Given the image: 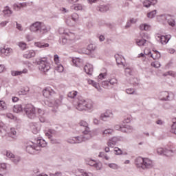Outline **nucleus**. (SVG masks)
Masks as SVG:
<instances>
[{
	"instance_id": "obj_43",
	"label": "nucleus",
	"mask_w": 176,
	"mask_h": 176,
	"mask_svg": "<svg viewBox=\"0 0 176 176\" xmlns=\"http://www.w3.org/2000/svg\"><path fill=\"white\" fill-rule=\"evenodd\" d=\"M99 157H103L105 160H109V157L107 155V153L104 152H100L98 155Z\"/></svg>"
},
{
	"instance_id": "obj_58",
	"label": "nucleus",
	"mask_w": 176,
	"mask_h": 176,
	"mask_svg": "<svg viewBox=\"0 0 176 176\" xmlns=\"http://www.w3.org/2000/svg\"><path fill=\"white\" fill-rule=\"evenodd\" d=\"M38 119L41 122V123H45L46 122V117L44 116H39Z\"/></svg>"
},
{
	"instance_id": "obj_33",
	"label": "nucleus",
	"mask_w": 176,
	"mask_h": 176,
	"mask_svg": "<svg viewBox=\"0 0 176 176\" xmlns=\"http://www.w3.org/2000/svg\"><path fill=\"white\" fill-rule=\"evenodd\" d=\"M136 43L138 46H145V43H146V39H138L136 41Z\"/></svg>"
},
{
	"instance_id": "obj_47",
	"label": "nucleus",
	"mask_w": 176,
	"mask_h": 176,
	"mask_svg": "<svg viewBox=\"0 0 176 176\" xmlns=\"http://www.w3.org/2000/svg\"><path fill=\"white\" fill-rule=\"evenodd\" d=\"M72 19L73 20V21H78V20H79V15L77 13H74L72 14Z\"/></svg>"
},
{
	"instance_id": "obj_15",
	"label": "nucleus",
	"mask_w": 176,
	"mask_h": 176,
	"mask_svg": "<svg viewBox=\"0 0 176 176\" xmlns=\"http://www.w3.org/2000/svg\"><path fill=\"white\" fill-rule=\"evenodd\" d=\"M73 65L75 67H82L83 65V60L79 58H72Z\"/></svg>"
},
{
	"instance_id": "obj_6",
	"label": "nucleus",
	"mask_w": 176,
	"mask_h": 176,
	"mask_svg": "<svg viewBox=\"0 0 176 176\" xmlns=\"http://www.w3.org/2000/svg\"><path fill=\"white\" fill-rule=\"evenodd\" d=\"M39 151V146H36L34 142L28 143L26 146V151L30 155H34Z\"/></svg>"
},
{
	"instance_id": "obj_59",
	"label": "nucleus",
	"mask_w": 176,
	"mask_h": 176,
	"mask_svg": "<svg viewBox=\"0 0 176 176\" xmlns=\"http://www.w3.org/2000/svg\"><path fill=\"white\" fill-rule=\"evenodd\" d=\"M37 113L38 114V116H45V111L41 109H37Z\"/></svg>"
},
{
	"instance_id": "obj_48",
	"label": "nucleus",
	"mask_w": 176,
	"mask_h": 176,
	"mask_svg": "<svg viewBox=\"0 0 176 176\" xmlns=\"http://www.w3.org/2000/svg\"><path fill=\"white\" fill-rule=\"evenodd\" d=\"M126 94H134V93H135V89L133 88H128L126 89Z\"/></svg>"
},
{
	"instance_id": "obj_31",
	"label": "nucleus",
	"mask_w": 176,
	"mask_h": 176,
	"mask_svg": "<svg viewBox=\"0 0 176 176\" xmlns=\"http://www.w3.org/2000/svg\"><path fill=\"white\" fill-rule=\"evenodd\" d=\"M167 23L170 27H175V20L171 17L167 19Z\"/></svg>"
},
{
	"instance_id": "obj_41",
	"label": "nucleus",
	"mask_w": 176,
	"mask_h": 176,
	"mask_svg": "<svg viewBox=\"0 0 176 176\" xmlns=\"http://www.w3.org/2000/svg\"><path fill=\"white\" fill-rule=\"evenodd\" d=\"M107 118H109V115H108V113L101 114L100 116V119L101 120H103V122H107Z\"/></svg>"
},
{
	"instance_id": "obj_30",
	"label": "nucleus",
	"mask_w": 176,
	"mask_h": 176,
	"mask_svg": "<svg viewBox=\"0 0 176 176\" xmlns=\"http://www.w3.org/2000/svg\"><path fill=\"white\" fill-rule=\"evenodd\" d=\"M173 125L171 126L170 133L176 134V118L173 120Z\"/></svg>"
},
{
	"instance_id": "obj_36",
	"label": "nucleus",
	"mask_w": 176,
	"mask_h": 176,
	"mask_svg": "<svg viewBox=\"0 0 176 176\" xmlns=\"http://www.w3.org/2000/svg\"><path fill=\"white\" fill-rule=\"evenodd\" d=\"M7 108L6 103L3 100H0V111H5Z\"/></svg>"
},
{
	"instance_id": "obj_46",
	"label": "nucleus",
	"mask_w": 176,
	"mask_h": 176,
	"mask_svg": "<svg viewBox=\"0 0 176 176\" xmlns=\"http://www.w3.org/2000/svg\"><path fill=\"white\" fill-rule=\"evenodd\" d=\"M173 150L165 149L164 156H173Z\"/></svg>"
},
{
	"instance_id": "obj_17",
	"label": "nucleus",
	"mask_w": 176,
	"mask_h": 176,
	"mask_svg": "<svg viewBox=\"0 0 176 176\" xmlns=\"http://www.w3.org/2000/svg\"><path fill=\"white\" fill-rule=\"evenodd\" d=\"M117 142H118V138L113 137L109 140L107 145L110 148H113L115 145H116Z\"/></svg>"
},
{
	"instance_id": "obj_26",
	"label": "nucleus",
	"mask_w": 176,
	"mask_h": 176,
	"mask_svg": "<svg viewBox=\"0 0 176 176\" xmlns=\"http://www.w3.org/2000/svg\"><path fill=\"white\" fill-rule=\"evenodd\" d=\"M35 46L37 47H39L40 49H45V47H49V43H35Z\"/></svg>"
},
{
	"instance_id": "obj_21",
	"label": "nucleus",
	"mask_w": 176,
	"mask_h": 176,
	"mask_svg": "<svg viewBox=\"0 0 176 176\" xmlns=\"http://www.w3.org/2000/svg\"><path fill=\"white\" fill-rule=\"evenodd\" d=\"M63 100H64V96L60 95L59 98L54 101L55 108H58V107L63 104Z\"/></svg>"
},
{
	"instance_id": "obj_3",
	"label": "nucleus",
	"mask_w": 176,
	"mask_h": 176,
	"mask_svg": "<svg viewBox=\"0 0 176 176\" xmlns=\"http://www.w3.org/2000/svg\"><path fill=\"white\" fill-rule=\"evenodd\" d=\"M37 65H39V69L41 72L46 74L50 69V63H47L46 58H38L36 60Z\"/></svg>"
},
{
	"instance_id": "obj_38",
	"label": "nucleus",
	"mask_w": 176,
	"mask_h": 176,
	"mask_svg": "<svg viewBox=\"0 0 176 176\" xmlns=\"http://www.w3.org/2000/svg\"><path fill=\"white\" fill-rule=\"evenodd\" d=\"M156 10H154L150 12H148L147 14V17H148V19H153V17H155V16H156Z\"/></svg>"
},
{
	"instance_id": "obj_37",
	"label": "nucleus",
	"mask_w": 176,
	"mask_h": 176,
	"mask_svg": "<svg viewBox=\"0 0 176 176\" xmlns=\"http://www.w3.org/2000/svg\"><path fill=\"white\" fill-rule=\"evenodd\" d=\"M77 95H78L77 91H72L67 94V97H69V98H75V97H76Z\"/></svg>"
},
{
	"instance_id": "obj_39",
	"label": "nucleus",
	"mask_w": 176,
	"mask_h": 176,
	"mask_svg": "<svg viewBox=\"0 0 176 176\" xmlns=\"http://www.w3.org/2000/svg\"><path fill=\"white\" fill-rule=\"evenodd\" d=\"M45 105H47V107H50L51 108H53V107H54V108H56L55 103L50 100H45Z\"/></svg>"
},
{
	"instance_id": "obj_18",
	"label": "nucleus",
	"mask_w": 176,
	"mask_h": 176,
	"mask_svg": "<svg viewBox=\"0 0 176 176\" xmlns=\"http://www.w3.org/2000/svg\"><path fill=\"white\" fill-rule=\"evenodd\" d=\"M35 51L31 50L30 51L26 52V53L23 54V57L24 58H32V57H35Z\"/></svg>"
},
{
	"instance_id": "obj_19",
	"label": "nucleus",
	"mask_w": 176,
	"mask_h": 176,
	"mask_svg": "<svg viewBox=\"0 0 176 176\" xmlns=\"http://www.w3.org/2000/svg\"><path fill=\"white\" fill-rule=\"evenodd\" d=\"M68 35L67 36H62L61 38L59 39V43L60 45H67L69 43V39H68Z\"/></svg>"
},
{
	"instance_id": "obj_60",
	"label": "nucleus",
	"mask_w": 176,
	"mask_h": 176,
	"mask_svg": "<svg viewBox=\"0 0 176 176\" xmlns=\"http://www.w3.org/2000/svg\"><path fill=\"white\" fill-rule=\"evenodd\" d=\"M126 129H129V126L127 125H121V129L120 131H122V133H127V131L126 130Z\"/></svg>"
},
{
	"instance_id": "obj_23",
	"label": "nucleus",
	"mask_w": 176,
	"mask_h": 176,
	"mask_svg": "<svg viewBox=\"0 0 176 176\" xmlns=\"http://www.w3.org/2000/svg\"><path fill=\"white\" fill-rule=\"evenodd\" d=\"M56 134H57V131L53 129H49L45 133V135L47 137V138H53V136L56 135Z\"/></svg>"
},
{
	"instance_id": "obj_56",
	"label": "nucleus",
	"mask_w": 176,
	"mask_h": 176,
	"mask_svg": "<svg viewBox=\"0 0 176 176\" xmlns=\"http://www.w3.org/2000/svg\"><path fill=\"white\" fill-rule=\"evenodd\" d=\"M109 81L105 80L102 82V85L104 89H107L109 86Z\"/></svg>"
},
{
	"instance_id": "obj_54",
	"label": "nucleus",
	"mask_w": 176,
	"mask_h": 176,
	"mask_svg": "<svg viewBox=\"0 0 176 176\" xmlns=\"http://www.w3.org/2000/svg\"><path fill=\"white\" fill-rule=\"evenodd\" d=\"M151 65L152 67H154V68H160V63H159L158 61L152 63Z\"/></svg>"
},
{
	"instance_id": "obj_50",
	"label": "nucleus",
	"mask_w": 176,
	"mask_h": 176,
	"mask_svg": "<svg viewBox=\"0 0 176 176\" xmlns=\"http://www.w3.org/2000/svg\"><path fill=\"white\" fill-rule=\"evenodd\" d=\"M109 84L112 85L113 86L114 85H118V79H116V78H111L109 80Z\"/></svg>"
},
{
	"instance_id": "obj_51",
	"label": "nucleus",
	"mask_w": 176,
	"mask_h": 176,
	"mask_svg": "<svg viewBox=\"0 0 176 176\" xmlns=\"http://www.w3.org/2000/svg\"><path fill=\"white\" fill-rule=\"evenodd\" d=\"M19 46L22 50H25V49H27V44H25V43H19Z\"/></svg>"
},
{
	"instance_id": "obj_9",
	"label": "nucleus",
	"mask_w": 176,
	"mask_h": 176,
	"mask_svg": "<svg viewBox=\"0 0 176 176\" xmlns=\"http://www.w3.org/2000/svg\"><path fill=\"white\" fill-rule=\"evenodd\" d=\"M152 167H153V162L149 160V158H144L143 165L142 166V170H146V168H152Z\"/></svg>"
},
{
	"instance_id": "obj_64",
	"label": "nucleus",
	"mask_w": 176,
	"mask_h": 176,
	"mask_svg": "<svg viewBox=\"0 0 176 176\" xmlns=\"http://www.w3.org/2000/svg\"><path fill=\"white\" fill-rule=\"evenodd\" d=\"M114 151H116V155H122V150L118 147L115 148Z\"/></svg>"
},
{
	"instance_id": "obj_32",
	"label": "nucleus",
	"mask_w": 176,
	"mask_h": 176,
	"mask_svg": "<svg viewBox=\"0 0 176 176\" xmlns=\"http://www.w3.org/2000/svg\"><path fill=\"white\" fill-rule=\"evenodd\" d=\"M58 32L59 34H60V35H67V36H69V34H72L70 32H67V30H65V29L63 28H59Z\"/></svg>"
},
{
	"instance_id": "obj_63",
	"label": "nucleus",
	"mask_w": 176,
	"mask_h": 176,
	"mask_svg": "<svg viewBox=\"0 0 176 176\" xmlns=\"http://www.w3.org/2000/svg\"><path fill=\"white\" fill-rule=\"evenodd\" d=\"M12 162L15 164H17V163H19V162H20V157H14L13 160H12Z\"/></svg>"
},
{
	"instance_id": "obj_53",
	"label": "nucleus",
	"mask_w": 176,
	"mask_h": 176,
	"mask_svg": "<svg viewBox=\"0 0 176 176\" xmlns=\"http://www.w3.org/2000/svg\"><path fill=\"white\" fill-rule=\"evenodd\" d=\"M79 53H82V54H89L90 52L86 48H82V50H79Z\"/></svg>"
},
{
	"instance_id": "obj_52",
	"label": "nucleus",
	"mask_w": 176,
	"mask_h": 176,
	"mask_svg": "<svg viewBox=\"0 0 176 176\" xmlns=\"http://www.w3.org/2000/svg\"><path fill=\"white\" fill-rule=\"evenodd\" d=\"M72 8L74 9V10H82V5L80 4H76Z\"/></svg>"
},
{
	"instance_id": "obj_2",
	"label": "nucleus",
	"mask_w": 176,
	"mask_h": 176,
	"mask_svg": "<svg viewBox=\"0 0 176 176\" xmlns=\"http://www.w3.org/2000/svg\"><path fill=\"white\" fill-rule=\"evenodd\" d=\"M77 109L78 111H85V109H93V101L89 99L85 100L82 98L78 99Z\"/></svg>"
},
{
	"instance_id": "obj_45",
	"label": "nucleus",
	"mask_w": 176,
	"mask_h": 176,
	"mask_svg": "<svg viewBox=\"0 0 176 176\" xmlns=\"http://www.w3.org/2000/svg\"><path fill=\"white\" fill-rule=\"evenodd\" d=\"M112 133H113V130L109 129H106L104 131H102V135H108V134H112Z\"/></svg>"
},
{
	"instance_id": "obj_61",
	"label": "nucleus",
	"mask_w": 176,
	"mask_h": 176,
	"mask_svg": "<svg viewBox=\"0 0 176 176\" xmlns=\"http://www.w3.org/2000/svg\"><path fill=\"white\" fill-rule=\"evenodd\" d=\"M81 175L80 176H93V173H86V172H84V171H82L81 170Z\"/></svg>"
},
{
	"instance_id": "obj_42",
	"label": "nucleus",
	"mask_w": 176,
	"mask_h": 176,
	"mask_svg": "<svg viewBox=\"0 0 176 176\" xmlns=\"http://www.w3.org/2000/svg\"><path fill=\"white\" fill-rule=\"evenodd\" d=\"M108 166L110 168H112L113 170H118L119 168V166L115 163L109 164Z\"/></svg>"
},
{
	"instance_id": "obj_14",
	"label": "nucleus",
	"mask_w": 176,
	"mask_h": 176,
	"mask_svg": "<svg viewBox=\"0 0 176 176\" xmlns=\"http://www.w3.org/2000/svg\"><path fill=\"white\" fill-rule=\"evenodd\" d=\"M144 159L142 157H138L135 160V164L138 167V168H142V166L144 164Z\"/></svg>"
},
{
	"instance_id": "obj_16",
	"label": "nucleus",
	"mask_w": 176,
	"mask_h": 176,
	"mask_svg": "<svg viewBox=\"0 0 176 176\" xmlns=\"http://www.w3.org/2000/svg\"><path fill=\"white\" fill-rule=\"evenodd\" d=\"M84 71L87 75H91L93 74V65L87 64L84 67Z\"/></svg>"
},
{
	"instance_id": "obj_62",
	"label": "nucleus",
	"mask_w": 176,
	"mask_h": 176,
	"mask_svg": "<svg viewBox=\"0 0 176 176\" xmlns=\"http://www.w3.org/2000/svg\"><path fill=\"white\" fill-rule=\"evenodd\" d=\"M93 167H95V168H96V170H101V164H100V163L95 162L94 164Z\"/></svg>"
},
{
	"instance_id": "obj_49",
	"label": "nucleus",
	"mask_w": 176,
	"mask_h": 176,
	"mask_svg": "<svg viewBox=\"0 0 176 176\" xmlns=\"http://www.w3.org/2000/svg\"><path fill=\"white\" fill-rule=\"evenodd\" d=\"M6 155L7 157H9V159H14V155L13 153H12V152H10V151H6Z\"/></svg>"
},
{
	"instance_id": "obj_55",
	"label": "nucleus",
	"mask_w": 176,
	"mask_h": 176,
	"mask_svg": "<svg viewBox=\"0 0 176 176\" xmlns=\"http://www.w3.org/2000/svg\"><path fill=\"white\" fill-rule=\"evenodd\" d=\"M125 74L126 75L131 76V74H133V70H131V68L126 67L125 69Z\"/></svg>"
},
{
	"instance_id": "obj_11",
	"label": "nucleus",
	"mask_w": 176,
	"mask_h": 176,
	"mask_svg": "<svg viewBox=\"0 0 176 176\" xmlns=\"http://www.w3.org/2000/svg\"><path fill=\"white\" fill-rule=\"evenodd\" d=\"M170 94L168 91H162L160 94V100L161 101H169Z\"/></svg>"
},
{
	"instance_id": "obj_29",
	"label": "nucleus",
	"mask_w": 176,
	"mask_h": 176,
	"mask_svg": "<svg viewBox=\"0 0 176 176\" xmlns=\"http://www.w3.org/2000/svg\"><path fill=\"white\" fill-rule=\"evenodd\" d=\"M115 58L116 60L118 65H123V61H122V56H120V54L116 55Z\"/></svg>"
},
{
	"instance_id": "obj_27",
	"label": "nucleus",
	"mask_w": 176,
	"mask_h": 176,
	"mask_svg": "<svg viewBox=\"0 0 176 176\" xmlns=\"http://www.w3.org/2000/svg\"><path fill=\"white\" fill-rule=\"evenodd\" d=\"M0 52L4 56H8L10 52H12V49L10 48H1Z\"/></svg>"
},
{
	"instance_id": "obj_20",
	"label": "nucleus",
	"mask_w": 176,
	"mask_h": 176,
	"mask_svg": "<svg viewBox=\"0 0 176 176\" xmlns=\"http://www.w3.org/2000/svg\"><path fill=\"white\" fill-rule=\"evenodd\" d=\"M28 72V69H24L23 71H12L11 75L12 76H19L21 75V74H27Z\"/></svg>"
},
{
	"instance_id": "obj_13",
	"label": "nucleus",
	"mask_w": 176,
	"mask_h": 176,
	"mask_svg": "<svg viewBox=\"0 0 176 176\" xmlns=\"http://www.w3.org/2000/svg\"><path fill=\"white\" fill-rule=\"evenodd\" d=\"M35 145H37L36 146H38L39 151H41V147L45 148V146L47 145V143H46V141H45V140L37 138Z\"/></svg>"
},
{
	"instance_id": "obj_10",
	"label": "nucleus",
	"mask_w": 176,
	"mask_h": 176,
	"mask_svg": "<svg viewBox=\"0 0 176 176\" xmlns=\"http://www.w3.org/2000/svg\"><path fill=\"white\" fill-rule=\"evenodd\" d=\"M54 94H56V91L52 89L50 87L45 88L43 91V96L46 98H48L50 96H54Z\"/></svg>"
},
{
	"instance_id": "obj_28",
	"label": "nucleus",
	"mask_w": 176,
	"mask_h": 176,
	"mask_svg": "<svg viewBox=\"0 0 176 176\" xmlns=\"http://www.w3.org/2000/svg\"><path fill=\"white\" fill-rule=\"evenodd\" d=\"M98 10H99V12H101L102 13L108 12V10H109V6H105V5L101 6L100 7H99Z\"/></svg>"
},
{
	"instance_id": "obj_24",
	"label": "nucleus",
	"mask_w": 176,
	"mask_h": 176,
	"mask_svg": "<svg viewBox=\"0 0 176 176\" xmlns=\"http://www.w3.org/2000/svg\"><path fill=\"white\" fill-rule=\"evenodd\" d=\"M13 112H15V113H19L20 112H23V106H21V104L14 105Z\"/></svg>"
},
{
	"instance_id": "obj_5",
	"label": "nucleus",
	"mask_w": 176,
	"mask_h": 176,
	"mask_svg": "<svg viewBox=\"0 0 176 176\" xmlns=\"http://www.w3.org/2000/svg\"><path fill=\"white\" fill-rule=\"evenodd\" d=\"M24 111L29 119H35L36 118V111L34 105L30 104H26L24 107Z\"/></svg>"
},
{
	"instance_id": "obj_44",
	"label": "nucleus",
	"mask_w": 176,
	"mask_h": 176,
	"mask_svg": "<svg viewBox=\"0 0 176 176\" xmlns=\"http://www.w3.org/2000/svg\"><path fill=\"white\" fill-rule=\"evenodd\" d=\"M151 5H153V3L150 0H145L143 2V6H144V8H149V6H151Z\"/></svg>"
},
{
	"instance_id": "obj_1",
	"label": "nucleus",
	"mask_w": 176,
	"mask_h": 176,
	"mask_svg": "<svg viewBox=\"0 0 176 176\" xmlns=\"http://www.w3.org/2000/svg\"><path fill=\"white\" fill-rule=\"evenodd\" d=\"M29 30L31 32L44 35V34H47L50 31V27L46 26L43 23L36 21L30 25Z\"/></svg>"
},
{
	"instance_id": "obj_4",
	"label": "nucleus",
	"mask_w": 176,
	"mask_h": 176,
	"mask_svg": "<svg viewBox=\"0 0 176 176\" xmlns=\"http://www.w3.org/2000/svg\"><path fill=\"white\" fill-rule=\"evenodd\" d=\"M91 138H93V135H81L75 138H70L67 139V141L69 144H80V142H85V141L91 140Z\"/></svg>"
},
{
	"instance_id": "obj_35",
	"label": "nucleus",
	"mask_w": 176,
	"mask_h": 176,
	"mask_svg": "<svg viewBox=\"0 0 176 176\" xmlns=\"http://www.w3.org/2000/svg\"><path fill=\"white\" fill-rule=\"evenodd\" d=\"M3 13L4 14L5 16H7L8 17H9V16H10V14H12V10H10V9H9V8L6 7L3 10Z\"/></svg>"
},
{
	"instance_id": "obj_40",
	"label": "nucleus",
	"mask_w": 176,
	"mask_h": 176,
	"mask_svg": "<svg viewBox=\"0 0 176 176\" xmlns=\"http://www.w3.org/2000/svg\"><path fill=\"white\" fill-rule=\"evenodd\" d=\"M86 164H88V166H91L93 167L94 166V164L96 163V160H93L91 159H88L85 160Z\"/></svg>"
},
{
	"instance_id": "obj_22",
	"label": "nucleus",
	"mask_w": 176,
	"mask_h": 176,
	"mask_svg": "<svg viewBox=\"0 0 176 176\" xmlns=\"http://www.w3.org/2000/svg\"><path fill=\"white\" fill-rule=\"evenodd\" d=\"M129 83L133 85L134 87L140 86V80L137 78H131L129 79Z\"/></svg>"
},
{
	"instance_id": "obj_25",
	"label": "nucleus",
	"mask_w": 176,
	"mask_h": 176,
	"mask_svg": "<svg viewBox=\"0 0 176 176\" xmlns=\"http://www.w3.org/2000/svg\"><path fill=\"white\" fill-rule=\"evenodd\" d=\"M155 56H154L153 54H152V52L150 51L148 52V53L147 54L148 56L150 55L151 57L152 58H153V60H156L157 58H160V52H159L158 51H155Z\"/></svg>"
},
{
	"instance_id": "obj_57",
	"label": "nucleus",
	"mask_w": 176,
	"mask_h": 176,
	"mask_svg": "<svg viewBox=\"0 0 176 176\" xmlns=\"http://www.w3.org/2000/svg\"><path fill=\"white\" fill-rule=\"evenodd\" d=\"M166 150H164L163 148H158L157 149V152L158 153V155H163L164 156V151Z\"/></svg>"
},
{
	"instance_id": "obj_34",
	"label": "nucleus",
	"mask_w": 176,
	"mask_h": 176,
	"mask_svg": "<svg viewBox=\"0 0 176 176\" xmlns=\"http://www.w3.org/2000/svg\"><path fill=\"white\" fill-rule=\"evenodd\" d=\"M151 26L145 23L143 25H140V28L141 31H148Z\"/></svg>"
},
{
	"instance_id": "obj_7",
	"label": "nucleus",
	"mask_w": 176,
	"mask_h": 176,
	"mask_svg": "<svg viewBox=\"0 0 176 176\" xmlns=\"http://www.w3.org/2000/svg\"><path fill=\"white\" fill-rule=\"evenodd\" d=\"M81 127H84L85 130L82 131L84 135H92L91 132L90 131V128H89V124L86 121L81 120L79 123Z\"/></svg>"
},
{
	"instance_id": "obj_12",
	"label": "nucleus",
	"mask_w": 176,
	"mask_h": 176,
	"mask_svg": "<svg viewBox=\"0 0 176 176\" xmlns=\"http://www.w3.org/2000/svg\"><path fill=\"white\" fill-rule=\"evenodd\" d=\"M30 129L33 134H38L39 131H41V126H39V125H38L36 123H31Z\"/></svg>"
},
{
	"instance_id": "obj_8",
	"label": "nucleus",
	"mask_w": 176,
	"mask_h": 176,
	"mask_svg": "<svg viewBox=\"0 0 176 176\" xmlns=\"http://www.w3.org/2000/svg\"><path fill=\"white\" fill-rule=\"evenodd\" d=\"M155 38L157 39V42H160L162 45H166L170 41V38L167 36H163L160 34H157L155 36Z\"/></svg>"
}]
</instances>
